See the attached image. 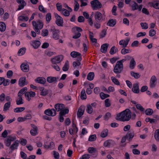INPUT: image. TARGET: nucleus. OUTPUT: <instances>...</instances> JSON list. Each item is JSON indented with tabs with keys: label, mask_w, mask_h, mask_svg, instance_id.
I'll list each match as a JSON object with an SVG mask.
<instances>
[{
	"label": "nucleus",
	"mask_w": 159,
	"mask_h": 159,
	"mask_svg": "<svg viewBox=\"0 0 159 159\" xmlns=\"http://www.w3.org/2000/svg\"><path fill=\"white\" fill-rule=\"evenodd\" d=\"M131 117V112L128 109L118 114L116 116V119L118 120L125 121H128Z\"/></svg>",
	"instance_id": "f257e3e1"
},
{
	"label": "nucleus",
	"mask_w": 159,
	"mask_h": 159,
	"mask_svg": "<svg viewBox=\"0 0 159 159\" xmlns=\"http://www.w3.org/2000/svg\"><path fill=\"white\" fill-rule=\"evenodd\" d=\"M72 30L73 32L75 34L73 36V38L77 39L80 37L81 34L80 32L82 31V30L81 28L76 26L73 28L72 29Z\"/></svg>",
	"instance_id": "f03ea898"
},
{
	"label": "nucleus",
	"mask_w": 159,
	"mask_h": 159,
	"mask_svg": "<svg viewBox=\"0 0 159 159\" xmlns=\"http://www.w3.org/2000/svg\"><path fill=\"white\" fill-rule=\"evenodd\" d=\"M90 4L93 10H97L102 7L101 3L98 0H93L92 1Z\"/></svg>",
	"instance_id": "7ed1b4c3"
},
{
	"label": "nucleus",
	"mask_w": 159,
	"mask_h": 159,
	"mask_svg": "<svg viewBox=\"0 0 159 159\" xmlns=\"http://www.w3.org/2000/svg\"><path fill=\"white\" fill-rule=\"evenodd\" d=\"M123 69V66H122L121 64L116 62L114 67L113 71L116 74H120L122 71Z\"/></svg>",
	"instance_id": "20e7f679"
},
{
	"label": "nucleus",
	"mask_w": 159,
	"mask_h": 159,
	"mask_svg": "<svg viewBox=\"0 0 159 159\" xmlns=\"http://www.w3.org/2000/svg\"><path fill=\"white\" fill-rule=\"evenodd\" d=\"M55 17L56 19V23L58 26H63V21L62 18L56 13H54Z\"/></svg>",
	"instance_id": "39448f33"
},
{
	"label": "nucleus",
	"mask_w": 159,
	"mask_h": 159,
	"mask_svg": "<svg viewBox=\"0 0 159 159\" xmlns=\"http://www.w3.org/2000/svg\"><path fill=\"white\" fill-rule=\"evenodd\" d=\"M63 56L62 55H58L52 58L51 62L52 63H59L63 60Z\"/></svg>",
	"instance_id": "423d86ee"
},
{
	"label": "nucleus",
	"mask_w": 159,
	"mask_h": 159,
	"mask_svg": "<svg viewBox=\"0 0 159 159\" xmlns=\"http://www.w3.org/2000/svg\"><path fill=\"white\" fill-rule=\"evenodd\" d=\"M44 113L47 116H54L56 115V112L54 108L48 109L44 111Z\"/></svg>",
	"instance_id": "0eeeda50"
},
{
	"label": "nucleus",
	"mask_w": 159,
	"mask_h": 159,
	"mask_svg": "<svg viewBox=\"0 0 159 159\" xmlns=\"http://www.w3.org/2000/svg\"><path fill=\"white\" fill-rule=\"evenodd\" d=\"M95 20L98 22H100L103 20L102 14L99 12L97 11L95 12L94 15Z\"/></svg>",
	"instance_id": "6e6552de"
},
{
	"label": "nucleus",
	"mask_w": 159,
	"mask_h": 159,
	"mask_svg": "<svg viewBox=\"0 0 159 159\" xmlns=\"http://www.w3.org/2000/svg\"><path fill=\"white\" fill-rule=\"evenodd\" d=\"M85 109V107L82 105L80 107L78 110L77 115L78 118H80L84 114Z\"/></svg>",
	"instance_id": "1a4fd4ad"
},
{
	"label": "nucleus",
	"mask_w": 159,
	"mask_h": 159,
	"mask_svg": "<svg viewBox=\"0 0 159 159\" xmlns=\"http://www.w3.org/2000/svg\"><path fill=\"white\" fill-rule=\"evenodd\" d=\"M35 95V93L33 91L27 92L25 94V97L29 101L30 100L31 97H33Z\"/></svg>",
	"instance_id": "9d476101"
},
{
	"label": "nucleus",
	"mask_w": 159,
	"mask_h": 159,
	"mask_svg": "<svg viewBox=\"0 0 159 159\" xmlns=\"http://www.w3.org/2000/svg\"><path fill=\"white\" fill-rule=\"evenodd\" d=\"M16 2L20 4L18 6V10L23 9L24 7L26 5V4L24 0H16Z\"/></svg>",
	"instance_id": "9b49d317"
},
{
	"label": "nucleus",
	"mask_w": 159,
	"mask_h": 159,
	"mask_svg": "<svg viewBox=\"0 0 159 159\" xmlns=\"http://www.w3.org/2000/svg\"><path fill=\"white\" fill-rule=\"evenodd\" d=\"M21 70L24 72H28L29 70V66L27 64L25 63H22L20 66Z\"/></svg>",
	"instance_id": "f8f14e48"
},
{
	"label": "nucleus",
	"mask_w": 159,
	"mask_h": 159,
	"mask_svg": "<svg viewBox=\"0 0 159 159\" xmlns=\"http://www.w3.org/2000/svg\"><path fill=\"white\" fill-rule=\"evenodd\" d=\"M148 4L150 7H153L156 9H159V1L149 2Z\"/></svg>",
	"instance_id": "ddd939ff"
},
{
	"label": "nucleus",
	"mask_w": 159,
	"mask_h": 159,
	"mask_svg": "<svg viewBox=\"0 0 159 159\" xmlns=\"http://www.w3.org/2000/svg\"><path fill=\"white\" fill-rule=\"evenodd\" d=\"M31 126L33 129L30 130V133L32 135L35 136L38 133V128L36 125L34 124H32Z\"/></svg>",
	"instance_id": "4468645a"
},
{
	"label": "nucleus",
	"mask_w": 159,
	"mask_h": 159,
	"mask_svg": "<svg viewBox=\"0 0 159 159\" xmlns=\"http://www.w3.org/2000/svg\"><path fill=\"white\" fill-rule=\"evenodd\" d=\"M25 77H21L19 79V85L20 87H23L24 85L27 84V83L26 82Z\"/></svg>",
	"instance_id": "2eb2a0df"
},
{
	"label": "nucleus",
	"mask_w": 159,
	"mask_h": 159,
	"mask_svg": "<svg viewBox=\"0 0 159 159\" xmlns=\"http://www.w3.org/2000/svg\"><path fill=\"white\" fill-rule=\"evenodd\" d=\"M157 79L156 76H152L150 81V86L151 88H154L156 86L155 82L157 81Z\"/></svg>",
	"instance_id": "dca6fc26"
},
{
	"label": "nucleus",
	"mask_w": 159,
	"mask_h": 159,
	"mask_svg": "<svg viewBox=\"0 0 159 159\" xmlns=\"http://www.w3.org/2000/svg\"><path fill=\"white\" fill-rule=\"evenodd\" d=\"M129 41V38L127 39L126 41L122 40L120 41L119 44L120 45L122 46L123 48H125L127 47Z\"/></svg>",
	"instance_id": "f3484780"
},
{
	"label": "nucleus",
	"mask_w": 159,
	"mask_h": 159,
	"mask_svg": "<svg viewBox=\"0 0 159 159\" xmlns=\"http://www.w3.org/2000/svg\"><path fill=\"white\" fill-rule=\"evenodd\" d=\"M54 107L57 111H61L65 107L64 105L63 104L57 103L55 105Z\"/></svg>",
	"instance_id": "a211bd4d"
},
{
	"label": "nucleus",
	"mask_w": 159,
	"mask_h": 159,
	"mask_svg": "<svg viewBox=\"0 0 159 159\" xmlns=\"http://www.w3.org/2000/svg\"><path fill=\"white\" fill-rule=\"evenodd\" d=\"M134 136V133L128 132L122 138V139H131L133 138Z\"/></svg>",
	"instance_id": "6ab92c4d"
},
{
	"label": "nucleus",
	"mask_w": 159,
	"mask_h": 159,
	"mask_svg": "<svg viewBox=\"0 0 159 159\" xmlns=\"http://www.w3.org/2000/svg\"><path fill=\"white\" fill-rule=\"evenodd\" d=\"M109 46L108 43H104L102 44L101 48V52L102 53H106Z\"/></svg>",
	"instance_id": "aec40b11"
},
{
	"label": "nucleus",
	"mask_w": 159,
	"mask_h": 159,
	"mask_svg": "<svg viewBox=\"0 0 159 159\" xmlns=\"http://www.w3.org/2000/svg\"><path fill=\"white\" fill-rule=\"evenodd\" d=\"M132 91L134 93H138L139 92V86L138 84L137 83L134 84L133 87L132 89Z\"/></svg>",
	"instance_id": "412c9836"
},
{
	"label": "nucleus",
	"mask_w": 159,
	"mask_h": 159,
	"mask_svg": "<svg viewBox=\"0 0 159 159\" xmlns=\"http://www.w3.org/2000/svg\"><path fill=\"white\" fill-rule=\"evenodd\" d=\"M41 43L38 40H34L32 41L31 45L35 49L38 48L40 45Z\"/></svg>",
	"instance_id": "4be33fe9"
},
{
	"label": "nucleus",
	"mask_w": 159,
	"mask_h": 159,
	"mask_svg": "<svg viewBox=\"0 0 159 159\" xmlns=\"http://www.w3.org/2000/svg\"><path fill=\"white\" fill-rule=\"evenodd\" d=\"M19 144V141L18 140L15 141L10 147L11 150L12 151L14 149H17Z\"/></svg>",
	"instance_id": "5701e85b"
},
{
	"label": "nucleus",
	"mask_w": 159,
	"mask_h": 159,
	"mask_svg": "<svg viewBox=\"0 0 159 159\" xmlns=\"http://www.w3.org/2000/svg\"><path fill=\"white\" fill-rule=\"evenodd\" d=\"M35 81L39 83L44 84L46 82V80L43 77H38L35 80Z\"/></svg>",
	"instance_id": "b1692460"
},
{
	"label": "nucleus",
	"mask_w": 159,
	"mask_h": 159,
	"mask_svg": "<svg viewBox=\"0 0 159 159\" xmlns=\"http://www.w3.org/2000/svg\"><path fill=\"white\" fill-rule=\"evenodd\" d=\"M47 81L49 83H52L54 82L57 81V78L54 77H48L47 78Z\"/></svg>",
	"instance_id": "393cba45"
},
{
	"label": "nucleus",
	"mask_w": 159,
	"mask_h": 159,
	"mask_svg": "<svg viewBox=\"0 0 159 159\" xmlns=\"http://www.w3.org/2000/svg\"><path fill=\"white\" fill-rule=\"evenodd\" d=\"M25 13H23L22 14V16H20L18 17V19L20 20V21H27L29 19V17L28 16H24L25 15Z\"/></svg>",
	"instance_id": "a878e982"
},
{
	"label": "nucleus",
	"mask_w": 159,
	"mask_h": 159,
	"mask_svg": "<svg viewBox=\"0 0 159 159\" xmlns=\"http://www.w3.org/2000/svg\"><path fill=\"white\" fill-rule=\"evenodd\" d=\"M136 65V62L134 58H132L129 63V67L131 69H133Z\"/></svg>",
	"instance_id": "bb28decb"
},
{
	"label": "nucleus",
	"mask_w": 159,
	"mask_h": 159,
	"mask_svg": "<svg viewBox=\"0 0 159 159\" xmlns=\"http://www.w3.org/2000/svg\"><path fill=\"white\" fill-rule=\"evenodd\" d=\"M116 24V21L113 19L110 20L107 23V25L113 27Z\"/></svg>",
	"instance_id": "cd10ccee"
},
{
	"label": "nucleus",
	"mask_w": 159,
	"mask_h": 159,
	"mask_svg": "<svg viewBox=\"0 0 159 159\" xmlns=\"http://www.w3.org/2000/svg\"><path fill=\"white\" fill-rule=\"evenodd\" d=\"M69 67V61L67 60L66 61L65 64L62 68V70L64 71H67L68 70Z\"/></svg>",
	"instance_id": "c85d7f7f"
},
{
	"label": "nucleus",
	"mask_w": 159,
	"mask_h": 159,
	"mask_svg": "<svg viewBox=\"0 0 159 159\" xmlns=\"http://www.w3.org/2000/svg\"><path fill=\"white\" fill-rule=\"evenodd\" d=\"M94 76V73L93 72H90L88 75L87 79L89 81L92 80H93Z\"/></svg>",
	"instance_id": "c756f323"
},
{
	"label": "nucleus",
	"mask_w": 159,
	"mask_h": 159,
	"mask_svg": "<svg viewBox=\"0 0 159 159\" xmlns=\"http://www.w3.org/2000/svg\"><path fill=\"white\" fill-rule=\"evenodd\" d=\"M6 29L5 24L3 22H0V31L3 32L5 31Z\"/></svg>",
	"instance_id": "7c9ffc66"
},
{
	"label": "nucleus",
	"mask_w": 159,
	"mask_h": 159,
	"mask_svg": "<svg viewBox=\"0 0 159 159\" xmlns=\"http://www.w3.org/2000/svg\"><path fill=\"white\" fill-rule=\"evenodd\" d=\"M108 134V130L107 129H104L101 133V136L104 138L106 137Z\"/></svg>",
	"instance_id": "2f4dec72"
},
{
	"label": "nucleus",
	"mask_w": 159,
	"mask_h": 159,
	"mask_svg": "<svg viewBox=\"0 0 159 159\" xmlns=\"http://www.w3.org/2000/svg\"><path fill=\"white\" fill-rule=\"evenodd\" d=\"M132 51L131 49H126L125 48L122 49L121 53L123 55H125L126 54L129 53Z\"/></svg>",
	"instance_id": "473e14b6"
},
{
	"label": "nucleus",
	"mask_w": 159,
	"mask_h": 159,
	"mask_svg": "<svg viewBox=\"0 0 159 159\" xmlns=\"http://www.w3.org/2000/svg\"><path fill=\"white\" fill-rule=\"evenodd\" d=\"M89 38L91 41L93 43H96L97 42V39H96L93 38V32L89 31Z\"/></svg>",
	"instance_id": "72a5a7b5"
},
{
	"label": "nucleus",
	"mask_w": 159,
	"mask_h": 159,
	"mask_svg": "<svg viewBox=\"0 0 159 159\" xmlns=\"http://www.w3.org/2000/svg\"><path fill=\"white\" fill-rule=\"evenodd\" d=\"M11 103L10 102H7L5 104L3 108L4 111H6L9 110L11 106Z\"/></svg>",
	"instance_id": "f704fd0d"
},
{
	"label": "nucleus",
	"mask_w": 159,
	"mask_h": 159,
	"mask_svg": "<svg viewBox=\"0 0 159 159\" xmlns=\"http://www.w3.org/2000/svg\"><path fill=\"white\" fill-rule=\"evenodd\" d=\"M80 98L82 100L85 99L86 98V95L85 93V90L84 89H83L81 92Z\"/></svg>",
	"instance_id": "c9c22d12"
},
{
	"label": "nucleus",
	"mask_w": 159,
	"mask_h": 159,
	"mask_svg": "<svg viewBox=\"0 0 159 159\" xmlns=\"http://www.w3.org/2000/svg\"><path fill=\"white\" fill-rule=\"evenodd\" d=\"M71 56L73 58H75L77 57L81 56V54L78 52L73 51L70 53Z\"/></svg>",
	"instance_id": "e433bc0d"
},
{
	"label": "nucleus",
	"mask_w": 159,
	"mask_h": 159,
	"mask_svg": "<svg viewBox=\"0 0 159 159\" xmlns=\"http://www.w3.org/2000/svg\"><path fill=\"white\" fill-rule=\"evenodd\" d=\"M69 110L68 109H62L60 112L59 113V115L64 116L66 114H68L69 113Z\"/></svg>",
	"instance_id": "4c0bfd02"
},
{
	"label": "nucleus",
	"mask_w": 159,
	"mask_h": 159,
	"mask_svg": "<svg viewBox=\"0 0 159 159\" xmlns=\"http://www.w3.org/2000/svg\"><path fill=\"white\" fill-rule=\"evenodd\" d=\"M130 74L131 75L134 77L135 79H138L140 77V75L138 73H135L134 72L131 71L130 72Z\"/></svg>",
	"instance_id": "58836bf2"
},
{
	"label": "nucleus",
	"mask_w": 159,
	"mask_h": 159,
	"mask_svg": "<svg viewBox=\"0 0 159 159\" xmlns=\"http://www.w3.org/2000/svg\"><path fill=\"white\" fill-rule=\"evenodd\" d=\"M59 32V30H57L53 33L52 37L55 39H58L59 38V35L58 34Z\"/></svg>",
	"instance_id": "ea45409f"
},
{
	"label": "nucleus",
	"mask_w": 159,
	"mask_h": 159,
	"mask_svg": "<svg viewBox=\"0 0 159 159\" xmlns=\"http://www.w3.org/2000/svg\"><path fill=\"white\" fill-rule=\"evenodd\" d=\"M24 107H17L14 110V111L15 112H21L25 110Z\"/></svg>",
	"instance_id": "a19ab883"
},
{
	"label": "nucleus",
	"mask_w": 159,
	"mask_h": 159,
	"mask_svg": "<svg viewBox=\"0 0 159 159\" xmlns=\"http://www.w3.org/2000/svg\"><path fill=\"white\" fill-rule=\"evenodd\" d=\"M153 113V110L150 108L147 109L145 111V114L147 115H151Z\"/></svg>",
	"instance_id": "79ce46f5"
},
{
	"label": "nucleus",
	"mask_w": 159,
	"mask_h": 159,
	"mask_svg": "<svg viewBox=\"0 0 159 159\" xmlns=\"http://www.w3.org/2000/svg\"><path fill=\"white\" fill-rule=\"evenodd\" d=\"M133 4L131 5L132 10L134 11L138 9L139 6L138 4L134 1L133 2Z\"/></svg>",
	"instance_id": "37998d69"
},
{
	"label": "nucleus",
	"mask_w": 159,
	"mask_h": 159,
	"mask_svg": "<svg viewBox=\"0 0 159 159\" xmlns=\"http://www.w3.org/2000/svg\"><path fill=\"white\" fill-rule=\"evenodd\" d=\"M111 80H112V82L114 84L117 85H120V82L116 78L113 76L111 77Z\"/></svg>",
	"instance_id": "c03bdc74"
},
{
	"label": "nucleus",
	"mask_w": 159,
	"mask_h": 159,
	"mask_svg": "<svg viewBox=\"0 0 159 159\" xmlns=\"http://www.w3.org/2000/svg\"><path fill=\"white\" fill-rule=\"evenodd\" d=\"M101 98L102 99H104L106 98L109 97L110 96L108 94H105L103 92H101L100 94Z\"/></svg>",
	"instance_id": "a18cd8bd"
},
{
	"label": "nucleus",
	"mask_w": 159,
	"mask_h": 159,
	"mask_svg": "<svg viewBox=\"0 0 159 159\" xmlns=\"http://www.w3.org/2000/svg\"><path fill=\"white\" fill-rule=\"evenodd\" d=\"M93 108L90 105H87V109H86L87 112L89 114H91L93 112Z\"/></svg>",
	"instance_id": "49530a36"
},
{
	"label": "nucleus",
	"mask_w": 159,
	"mask_h": 159,
	"mask_svg": "<svg viewBox=\"0 0 159 159\" xmlns=\"http://www.w3.org/2000/svg\"><path fill=\"white\" fill-rule=\"evenodd\" d=\"M88 152L90 153H95L97 151L96 148L93 147H89L88 149Z\"/></svg>",
	"instance_id": "de8ad7c7"
},
{
	"label": "nucleus",
	"mask_w": 159,
	"mask_h": 159,
	"mask_svg": "<svg viewBox=\"0 0 159 159\" xmlns=\"http://www.w3.org/2000/svg\"><path fill=\"white\" fill-rule=\"evenodd\" d=\"M51 19V14L50 13H48L46 16V21L49 23Z\"/></svg>",
	"instance_id": "09e8293b"
},
{
	"label": "nucleus",
	"mask_w": 159,
	"mask_h": 159,
	"mask_svg": "<svg viewBox=\"0 0 159 159\" xmlns=\"http://www.w3.org/2000/svg\"><path fill=\"white\" fill-rule=\"evenodd\" d=\"M48 31L47 29H43L42 30L41 34L43 37L47 36L48 35Z\"/></svg>",
	"instance_id": "8fccbe9b"
},
{
	"label": "nucleus",
	"mask_w": 159,
	"mask_h": 159,
	"mask_svg": "<svg viewBox=\"0 0 159 159\" xmlns=\"http://www.w3.org/2000/svg\"><path fill=\"white\" fill-rule=\"evenodd\" d=\"M52 66L54 69H55L57 71H59L60 70V68L59 66L57 65V64L56 63H52Z\"/></svg>",
	"instance_id": "3c124183"
},
{
	"label": "nucleus",
	"mask_w": 159,
	"mask_h": 159,
	"mask_svg": "<svg viewBox=\"0 0 159 159\" xmlns=\"http://www.w3.org/2000/svg\"><path fill=\"white\" fill-rule=\"evenodd\" d=\"M136 108L142 112H143L144 111V108L139 104H138L136 105Z\"/></svg>",
	"instance_id": "603ef678"
},
{
	"label": "nucleus",
	"mask_w": 159,
	"mask_h": 159,
	"mask_svg": "<svg viewBox=\"0 0 159 159\" xmlns=\"http://www.w3.org/2000/svg\"><path fill=\"white\" fill-rule=\"evenodd\" d=\"M62 11H63V15L66 16H69L70 15V13L69 11L66 9L63 8L62 9Z\"/></svg>",
	"instance_id": "864d4df0"
},
{
	"label": "nucleus",
	"mask_w": 159,
	"mask_h": 159,
	"mask_svg": "<svg viewBox=\"0 0 159 159\" xmlns=\"http://www.w3.org/2000/svg\"><path fill=\"white\" fill-rule=\"evenodd\" d=\"M111 116V114L110 112H107L105 114L104 116V120H107Z\"/></svg>",
	"instance_id": "5fc2aeb1"
},
{
	"label": "nucleus",
	"mask_w": 159,
	"mask_h": 159,
	"mask_svg": "<svg viewBox=\"0 0 159 159\" xmlns=\"http://www.w3.org/2000/svg\"><path fill=\"white\" fill-rule=\"evenodd\" d=\"M141 25L143 29H147L148 28V24L146 23H141Z\"/></svg>",
	"instance_id": "6e6d98bb"
},
{
	"label": "nucleus",
	"mask_w": 159,
	"mask_h": 159,
	"mask_svg": "<svg viewBox=\"0 0 159 159\" xmlns=\"http://www.w3.org/2000/svg\"><path fill=\"white\" fill-rule=\"evenodd\" d=\"M156 32L155 30L153 29H151L149 31V35L150 36L152 37L155 35Z\"/></svg>",
	"instance_id": "4d7b16f0"
},
{
	"label": "nucleus",
	"mask_w": 159,
	"mask_h": 159,
	"mask_svg": "<svg viewBox=\"0 0 159 159\" xmlns=\"http://www.w3.org/2000/svg\"><path fill=\"white\" fill-rule=\"evenodd\" d=\"M38 27H39L40 29H41L43 27V24L42 21L40 20H38L37 21Z\"/></svg>",
	"instance_id": "13d9d810"
},
{
	"label": "nucleus",
	"mask_w": 159,
	"mask_h": 159,
	"mask_svg": "<svg viewBox=\"0 0 159 159\" xmlns=\"http://www.w3.org/2000/svg\"><path fill=\"white\" fill-rule=\"evenodd\" d=\"M90 157V154H86L83 155L82 157H81L80 159H89Z\"/></svg>",
	"instance_id": "bf43d9fd"
},
{
	"label": "nucleus",
	"mask_w": 159,
	"mask_h": 159,
	"mask_svg": "<svg viewBox=\"0 0 159 159\" xmlns=\"http://www.w3.org/2000/svg\"><path fill=\"white\" fill-rule=\"evenodd\" d=\"M74 3L75 5L74 7V10L75 11H77L79 9V5L78 3L76 1H75Z\"/></svg>",
	"instance_id": "052dcab7"
},
{
	"label": "nucleus",
	"mask_w": 159,
	"mask_h": 159,
	"mask_svg": "<svg viewBox=\"0 0 159 159\" xmlns=\"http://www.w3.org/2000/svg\"><path fill=\"white\" fill-rule=\"evenodd\" d=\"M111 144V140H108L106 141L104 143V145L105 147H109Z\"/></svg>",
	"instance_id": "680f3d73"
},
{
	"label": "nucleus",
	"mask_w": 159,
	"mask_h": 159,
	"mask_svg": "<svg viewBox=\"0 0 159 159\" xmlns=\"http://www.w3.org/2000/svg\"><path fill=\"white\" fill-rule=\"evenodd\" d=\"M39 11L44 13H46L47 12V11L45 10L44 8L42 5H39Z\"/></svg>",
	"instance_id": "e2e57ef3"
},
{
	"label": "nucleus",
	"mask_w": 159,
	"mask_h": 159,
	"mask_svg": "<svg viewBox=\"0 0 159 159\" xmlns=\"http://www.w3.org/2000/svg\"><path fill=\"white\" fill-rule=\"evenodd\" d=\"M105 106L107 107H108L111 106V103L110 102L109 99L107 98L105 100Z\"/></svg>",
	"instance_id": "0e129e2a"
},
{
	"label": "nucleus",
	"mask_w": 159,
	"mask_h": 159,
	"mask_svg": "<svg viewBox=\"0 0 159 159\" xmlns=\"http://www.w3.org/2000/svg\"><path fill=\"white\" fill-rule=\"evenodd\" d=\"M48 93V91L46 89L43 90V91L41 92L40 94L42 96H45Z\"/></svg>",
	"instance_id": "69168bd1"
},
{
	"label": "nucleus",
	"mask_w": 159,
	"mask_h": 159,
	"mask_svg": "<svg viewBox=\"0 0 159 159\" xmlns=\"http://www.w3.org/2000/svg\"><path fill=\"white\" fill-rule=\"evenodd\" d=\"M106 31L107 30L105 29H104L102 31L100 35L101 38H102L105 36L107 34Z\"/></svg>",
	"instance_id": "338daca9"
},
{
	"label": "nucleus",
	"mask_w": 159,
	"mask_h": 159,
	"mask_svg": "<svg viewBox=\"0 0 159 159\" xmlns=\"http://www.w3.org/2000/svg\"><path fill=\"white\" fill-rule=\"evenodd\" d=\"M154 137L156 139H159V131L156 130L154 134Z\"/></svg>",
	"instance_id": "774afa93"
}]
</instances>
